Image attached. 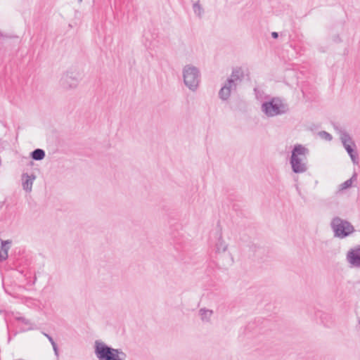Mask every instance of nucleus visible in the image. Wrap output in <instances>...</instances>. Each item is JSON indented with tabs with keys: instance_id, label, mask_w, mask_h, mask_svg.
Returning a JSON list of instances; mask_svg holds the SVG:
<instances>
[{
	"instance_id": "obj_16",
	"label": "nucleus",
	"mask_w": 360,
	"mask_h": 360,
	"mask_svg": "<svg viewBox=\"0 0 360 360\" xmlns=\"http://www.w3.org/2000/svg\"><path fill=\"white\" fill-rule=\"evenodd\" d=\"M356 179H357V173L354 171V174H352V176L350 179H347L342 184H340L339 191H342L344 190H346V189L352 187L353 182L356 181Z\"/></svg>"
},
{
	"instance_id": "obj_18",
	"label": "nucleus",
	"mask_w": 360,
	"mask_h": 360,
	"mask_svg": "<svg viewBox=\"0 0 360 360\" xmlns=\"http://www.w3.org/2000/svg\"><path fill=\"white\" fill-rule=\"evenodd\" d=\"M193 10L194 13L199 18H201L204 13V9L200 4L199 1H197L193 4Z\"/></svg>"
},
{
	"instance_id": "obj_23",
	"label": "nucleus",
	"mask_w": 360,
	"mask_h": 360,
	"mask_svg": "<svg viewBox=\"0 0 360 360\" xmlns=\"http://www.w3.org/2000/svg\"><path fill=\"white\" fill-rule=\"evenodd\" d=\"M271 37H272L274 39H276V38H278V32H273L271 33Z\"/></svg>"
},
{
	"instance_id": "obj_15",
	"label": "nucleus",
	"mask_w": 360,
	"mask_h": 360,
	"mask_svg": "<svg viewBox=\"0 0 360 360\" xmlns=\"http://www.w3.org/2000/svg\"><path fill=\"white\" fill-rule=\"evenodd\" d=\"M213 314V311L205 308H201L199 310V315L202 322L208 323L210 321Z\"/></svg>"
},
{
	"instance_id": "obj_9",
	"label": "nucleus",
	"mask_w": 360,
	"mask_h": 360,
	"mask_svg": "<svg viewBox=\"0 0 360 360\" xmlns=\"http://www.w3.org/2000/svg\"><path fill=\"white\" fill-rule=\"evenodd\" d=\"M78 78L73 76L72 73L65 74L60 79V85L66 89H74L78 85Z\"/></svg>"
},
{
	"instance_id": "obj_27",
	"label": "nucleus",
	"mask_w": 360,
	"mask_h": 360,
	"mask_svg": "<svg viewBox=\"0 0 360 360\" xmlns=\"http://www.w3.org/2000/svg\"><path fill=\"white\" fill-rule=\"evenodd\" d=\"M36 280H37V277L35 276V277H34V281H33V282H32V284H34V283H35Z\"/></svg>"
},
{
	"instance_id": "obj_25",
	"label": "nucleus",
	"mask_w": 360,
	"mask_h": 360,
	"mask_svg": "<svg viewBox=\"0 0 360 360\" xmlns=\"http://www.w3.org/2000/svg\"><path fill=\"white\" fill-rule=\"evenodd\" d=\"M32 301V299H30V298H27V299H26V300H25V303L26 304H29V303H30V302H31Z\"/></svg>"
},
{
	"instance_id": "obj_13",
	"label": "nucleus",
	"mask_w": 360,
	"mask_h": 360,
	"mask_svg": "<svg viewBox=\"0 0 360 360\" xmlns=\"http://www.w3.org/2000/svg\"><path fill=\"white\" fill-rule=\"evenodd\" d=\"M243 77V72L241 68H237L232 70L231 76L227 81L232 82L236 86L242 81Z\"/></svg>"
},
{
	"instance_id": "obj_8",
	"label": "nucleus",
	"mask_w": 360,
	"mask_h": 360,
	"mask_svg": "<svg viewBox=\"0 0 360 360\" xmlns=\"http://www.w3.org/2000/svg\"><path fill=\"white\" fill-rule=\"evenodd\" d=\"M237 86L230 81H226L219 91V97L222 101H227L233 91L236 90Z\"/></svg>"
},
{
	"instance_id": "obj_21",
	"label": "nucleus",
	"mask_w": 360,
	"mask_h": 360,
	"mask_svg": "<svg viewBox=\"0 0 360 360\" xmlns=\"http://www.w3.org/2000/svg\"><path fill=\"white\" fill-rule=\"evenodd\" d=\"M51 345L53 347V351H54L55 354L56 355H58V347H57L56 343L55 342V341H53V342H51Z\"/></svg>"
},
{
	"instance_id": "obj_19",
	"label": "nucleus",
	"mask_w": 360,
	"mask_h": 360,
	"mask_svg": "<svg viewBox=\"0 0 360 360\" xmlns=\"http://www.w3.org/2000/svg\"><path fill=\"white\" fill-rule=\"evenodd\" d=\"M45 156V152L41 148H37L33 150L30 153V158H42Z\"/></svg>"
},
{
	"instance_id": "obj_4",
	"label": "nucleus",
	"mask_w": 360,
	"mask_h": 360,
	"mask_svg": "<svg viewBox=\"0 0 360 360\" xmlns=\"http://www.w3.org/2000/svg\"><path fill=\"white\" fill-rule=\"evenodd\" d=\"M184 83L191 91H195L200 82V72L193 65H186L182 70Z\"/></svg>"
},
{
	"instance_id": "obj_17",
	"label": "nucleus",
	"mask_w": 360,
	"mask_h": 360,
	"mask_svg": "<svg viewBox=\"0 0 360 360\" xmlns=\"http://www.w3.org/2000/svg\"><path fill=\"white\" fill-rule=\"evenodd\" d=\"M17 321H20L23 325V330H32L34 324L27 319L23 316H15Z\"/></svg>"
},
{
	"instance_id": "obj_3",
	"label": "nucleus",
	"mask_w": 360,
	"mask_h": 360,
	"mask_svg": "<svg viewBox=\"0 0 360 360\" xmlns=\"http://www.w3.org/2000/svg\"><path fill=\"white\" fill-rule=\"evenodd\" d=\"M262 111L267 117H275L286 113L289 108L288 104L278 97L272 98L262 104Z\"/></svg>"
},
{
	"instance_id": "obj_24",
	"label": "nucleus",
	"mask_w": 360,
	"mask_h": 360,
	"mask_svg": "<svg viewBox=\"0 0 360 360\" xmlns=\"http://www.w3.org/2000/svg\"><path fill=\"white\" fill-rule=\"evenodd\" d=\"M354 165H359L360 159H352Z\"/></svg>"
},
{
	"instance_id": "obj_6",
	"label": "nucleus",
	"mask_w": 360,
	"mask_h": 360,
	"mask_svg": "<svg viewBox=\"0 0 360 360\" xmlns=\"http://www.w3.org/2000/svg\"><path fill=\"white\" fill-rule=\"evenodd\" d=\"M34 166L33 161H31L26 168H25L21 175V184L22 189L26 193H31L32 191L33 183L37 178V175L34 171H30Z\"/></svg>"
},
{
	"instance_id": "obj_5",
	"label": "nucleus",
	"mask_w": 360,
	"mask_h": 360,
	"mask_svg": "<svg viewBox=\"0 0 360 360\" xmlns=\"http://www.w3.org/2000/svg\"><path fill=\"white\" fill-rule=\"evenodd\" d=\"M335 131L339 134L340 139L345 148L347 150L349 158H356V153L355 151L356 144L352 140L350 135L347 132V131L342 128L340 126L334 127Z\"/></svg>"
},
{
	"instance_id": "obj_2",
	"label": "nucleus",
	"mask_w": 360,
	"mask_h": 360,
	"mask_svg": "<svg viewBox=\"0 0 360 360\" xmlns=\"http://www.w3.org/2000/svg\"><path fill=\"white\" fill-rule=\"evenodd\" d=\"M330 228L335 237L343 239L355 232L354 226L347 220L340 217H335L331 219Z\"/></svg>"
},
{
	"instance_id": "obj_11",
	"label": "nucleus",
	"mask_w": 360,
	"mask_h": 360,
	"mask_svg": "<svg viewBox=\"0 0 360 360\" xmlns=\"http://www.w3.org/2000/svg\"><path fill=\"white\" fill-rule=\"evenodd\" d=\"M11 241L9 240H0V261L3 262L7 259L8 257V250L11 248Z\"/></svg>"
},
{
	"instance_id": "obj_26",
	"label": "nucleus",
	"mask_w": 360,
	"mask_h": 360,
	"mask_svg": "<svg viewBox=\"0 0 360 360\" xmlns=\"http://www.w3.org/2000/svg\"><path fill=\"white\" fill-rule=\"evenodd\" d=\"M1 37H7V36L4 35V34L0 32V38H1Z\"/></svg>"
},
{
	"instance_id": "obj_20",
	"label": "nucleus",
	"mask_w": 360,
	"mask_h": 360,
	"mask_svg": "<svg viewBox=\"0 0 360 360\" xmlns=\"http://www.w3.org/2000/svg\"><path fill=\"white\" fill-rule=\"evenodd\" d=\"M317 136L321 139H323L327 141H330L333 139L332 135L326 131H319L317 133Z\"/></svg>"
},
{
	"instance_id": "obj_10",
	"label": "nucleus",
	"mask_w": 360,
	"mask_h": 360,
	"mask_svg": "<svg viewBox=\"0 0 360 360\" xmlns=\"http://www.w3.org/2000/svg\"><path fill=\"white\" fill-rule=\"evenodd\" d=\"M290 165L295 173H303L307 169L306 163L303 162V159H290Z\"/></svg>"
},
{
	"instance_id": "obj_12",
	"label": "nucleus",
	"mask_w": 360,
	"mask_h": 360,
	"mask_svg": "<svg viewBox=\"0 0 360 360\" xmlns=\"http://www.w3.org/2000/svg\"><path fill=\"white\" fill-rule=\"evenodd\" d=\"M216 238L217 240L215 243V252L217 253L226 252L228 248V245L223 240L221 231H217L216 233Z\"/></svg>"
},
{
	"instance_id": "obj_1",
	"label": "nucleus",
	"mask_w": 360,
	"mask_h": 360,
	"mask_svg": "<svg viewBox=\"0 0 360 360\" xmlns=\"http://www.w3.org/2000/svg\"><path fill=\"white\" fill-rule=\"evenodd\" d=\"M94 353L98 360H126L127 355L121 349H115L96 340Z\"/></svg>"
},
{
	"instance_id": "obj_7",
	"label": "nucleus",
	"mask_w": 360,
	"mask_h": 360,
	"mask_svg": "<svg viewBox=\"0 0 360 360\" xmlns=\"http://www.w3.org/2000/svg\"><path fill=\"white\" fill-rule=\"evenodd\" d=\"M346 260L351 267L360 269V245H356L347 251Z\"/></svg>"
},
{
	"instance_id": "obj_28",
	"label": "nucleus",
	"mask_w": 360,
	"mask_h": 360,
	"mask_svg": "<svg viewBox=\"0 0 360 360\" xmlns=\"http://www.w3.org/2000/svg\"><path fill=\"white\" fill-rule=\"evenodd\" d=\"M35 160H40L41 159L39 158H37V159H34Z\"/></svg>"
},
{
	"instance_id": "obj_22",
	"label": "nucleus",
	"mask_w": 360,
	"mask_h": 360,
	"mask_svg": "<svg viewBox=\"0 0 360 360\" xmlns=\"http://www.w3.org/2000/svg\"><path fill=\"white\" fill-rule=\"evenodd\" d=\"M43 334H44V335L48 338V340H49V341L50 342H53V341H54V340L53 339V338H52L51 336H50L49 335H48V334H46V333H44Z\"/></svg>"
},
{
	"instance_id": "obj_14",
	"label": "nucleus",
	"mask_w": 360,
	"mask_h": 360,
	"mask_svg": "<svg viewBox=\"0 0 360 360\" xmlns=\"http://www.w3.org/2000/svg\"><path fill=\"white\" fill-rule=\"evenodd\" d=\"M309 155V149L301 144L295 146L290 158H297L298 156Z\"/></svg>"
}]
</instances>
